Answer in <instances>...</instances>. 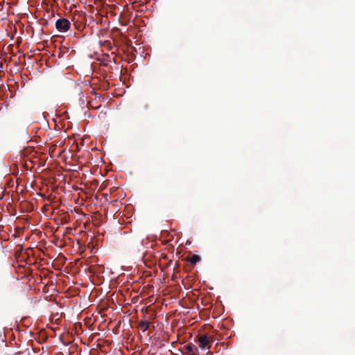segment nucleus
Masks as SVG:
<instances>
[{
	"instance_id": "1",
	"label": "nucleus",
	"mask_w": 355,
	"mask_h": 355,
	"mask_svg": "<svg viewBox=\"0 0 355 355\" xmlns=\"http://www.w3.org/2000/svg\"><path fill=\"white\" fill-rule=\"evenodd\" d=\"M198 343L202 350H209L211 347L213 338L206 334H200L198 336Z\"/></svg>"
},
{
	"instance_id": "3",
	"label": "nucleus",
	"mask_w": 355,
	"mask_h": 355,
	"mask_svg": "<svg viewBox=\"0 0 355 355\" xmlns=\"http://www.w3.org/2000/svg\"><path fill=\"white\" fill-rule=\"evenodd\" d=\"M197 348L192 344H188L184 347L183 354L184 355H197Z\"/></svg>"
},
{
	"instance_id": "2",
	"label": "nucleus",
	"mask_w": 355,
	"mask_h": 355,
	"mask_svg": "<svg viewBox=\"0 0 355 355\" xmlns=\"http://www.w3.org/2000/svg\"><path fill=\"white\" fill-rule=\"evenodd\" d=\"M70 21L65 19H60L55 22V27L60 32H66L70 28Z\"/></svg>"
},
{
	"instance_id": "4",
	"label": "nucleus",
	"mask_w": 355,
	"mask_h": 355,
	"mask_svg": "<svg viewBox=\"0 0 355 355\" xmlns=\"http://www.w3.org/2000/svg\"><path fill=\"white\" fill-rule=\"evenodd\" d=\"M186 259L191 264L195 265L196 263L200 261V257L198 254H193L191 256L187 257Z\"/></svg>"
},
{
	"instance_id": "5",
	"label": "nucleus",
	"mask_w": 355,
	"mask_h": 355,
	"mask_svg": "<svg viewBox=\"0 0 355 355\" xmlns=\"http://www.w3.org/2000/svg\"><path fill=\"white\" fill-rule=\"evenodd\" d=\"M149 327V322H141L139 324V328L142 329L144 331H145Z\"/></svg>"
}]
</instances>
